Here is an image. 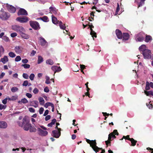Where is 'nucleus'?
Returning <instances> with one entry per match:
<instances>
[{
  "label": "nucleus",
  "mask_w": 153,
  "mask_h": 153,
  "mask_svg": "<svg viewBox=\"0 0 153 153\" xmlns=\"http://www.w3.org/2000/svg\"><path fill=\"white\" fill-rule=\"evenodd\" d=\"M90 29L91 30L90 34L93 37H94L96 38L97 37L96 33L91 28H90ZM93 39H94V38H93Z\"/></svg>",
  "instance_id": "obj_26"
},
{
  "label": "nucleus",
  "mask_w": 153,
  "mask_h": 153,
  "mask_svg": "<svg viewBox=\"0 0 153 153\" xmlns=\"http://www.w3.org/2000/svg\"><path fill=\"white\" fill-rule=\"evenodd\" d=\"M60 135V133L57 130H54L52 131V135L55 138H59Z\"/></svg>",
  "instance_id": "obj_12"
},
{
  "label": "nucleus",
  "mask_w": 153,
  "mask_h": 153,
  "mask_svg": "<svg viewBox=\"0 0 153 153\" xmlns=\"http://www.w3.org/2000/svg\"><path fill=\"white\" fill-rule=\"evenodd\" d=\"M22 62L25 64L28 62V60L26 59H23L22 60Z\"/></svg>",
  "instance_id": "obj_61"
},
{
  "label": "nucleus",
  "mask_w": 153,
  "mask_h": 153,
  "mask_svg": "<svg viewBox=\"0 0 153 153\" xmlns=\"http://www.w3.org/2000/svg\"><path fill=\"white\" fill-rule=\"evenodd\" d=\"M39 39L40 45L42 46H44L47 43L46 40L42 37H40L39 38Z\"/></svg>",
  "instance_id": "obj_14"
},
{
  "label": "nucleus",
  "mask_w": 153,
  "mask_h": 153,
  "mask_svg": "<svg viewBox=\"0 0 153 153\" xmlns=\"http://www.w3.org/2000/svg\"><path fill=\"white\" fill-rule=\"evenodd\" d=\"M123 139H125V140H131V138L129 137V135H127L126 136H123V137L120 139L121 140H122Z\"/></svg>",
  "instance_id": "obj_42"
},
{
  "label": "nucleus",
  "mask_w": 153,
  "mask_h": 153,
  "mask_svg": "<svg viewBox=\"0 0 153 153\" xmlns=\"http://www.w3.org/2000/svg\"><path fill=\"white\" fill-rule=\"evenodd\" d=\"M18 102L19 104H21V103H22L24 104H26L28 102V101L26 99L24 98L22 99L21 101H19Z\"/></svg>",
  "instance_id": "obj_28"
},
{
  "label": "nucleus",
  "mask_w": 153,
  "mask_h": 153,
  "mask_svg": "<svg viewBox=\"0 0 153 153\" xmlns=\"http://www.w3.org/2000/svg\"><path fill=\"white\" fill-rule=\"evenodd\" d=\"M23 77L25 79H28L29 76L28 74L26 73H24L22 75Z\"/></svg>",
  "instance_id": "obj_51"
},
{
  "label": "nucleus",
  "mask_w": 153,
  "mask_h": 153,
  "mask_svg": "<svg viewBox=\"0 0 153 153\" xmlns=\"http://www.w3.org/2000/svg\"><path fill=\"white\" fill-rule=\"evenodd\" d=\"M111 133H113V134L118 135L119 134V133L117 131V130H114Z\"/></svg>",
  "instance_id": "obj_54"
},
{
  "label": "nucleus",
  "mask_w": 153,
  "mask_h": 153,
  "mask_svg": "<svg viewBox=\"0 0 153 153\" xmlns=\"http://www.w3.org/2000/svg\"><path fill=\"white\" fill-rule=\"evenodd\" d=\"M7 126V123L4 121H0V128H5Z\"/></svg>",
  "instance_id": "obj_17"
},
{
  "label": "nucleus",
  "mask_w": 153,
  "mask_h": 153,
  "mask_svg": "<svg viewBox=\"0 0 153 153\" xmlns=\"http://www.w3.org/2000/svg\"><path fill=\"white\" fill-rule=\"evenodd\" d=\"M39 100L40 105H44L45 102L43 98L42 97H39Z\"/></svg>",
  "instance_id": "obj_35"
},
{
  "label": "nucleus",
  "mask_w": 153,
  "mask_h": 153,
  "mask_svg": "<svg viewBox=\"0 0 153 153\" xmlns=\"http://www.w3.org/2000/svg\"><path fill=\"white\" fill-rule=\"evenodd\" d=\"M50 9V11L52 12L54 14H56L57 13V10L56 9L55 7H49Z\"/></svg>",
  "instance_id": "obj_25"
},
{
  "label": "nucleus",
  "mask_w": 153,
  "mask_h": 153,
  "mask_svg": "<svg viewBox=\"0 0 153 153\" xmlns=\"http://www.w3.org/2000/svg\"><path fill=\"white\" fill-rule=\"evenodd\" d=\"M43 61V58L41 56H39L37 60L38 64H40L42 63Z\"/></svg>",
  "instance_id": "obj_36"
},
{
  "label": "nucleus",
  "mask_w": 153,
  "mask_h": 153,
  "mask_svg": "<svg viewBox=\"0 0 153 153\" xmlns=\"http://www.w3.org/2000/svg\"><path fill=\"white\" fill-rule=\"evenodd\" d=\"M144 34L143 33H140L138 34L136 37V40L137 42H142L144 40Z\"/></svg>",
  "instance_id": "obj_4"
},
{
  "label": "nucleus",
  "mask_w": 153,
  "mask_h": 153,
  "mask_svg": "<svg viewBox=\"0 0 153 153\" xmlns=\"http://www.w3.org/2000/svg\"><path fill=\"white\" fill-rule=\"evenodd\" d=\"M8 55L11 58H14L16 56L15 53L13 52H10L8 53Z\"/></svg>",
  "instance_id": "obj_43"
},
{
  "label": "nucleus",
  "mask_w": 153,
  "mask_h": 153,
  "mask_svg": "<svg viewBox=\"0 0 153 153\" xmlns=\"http://www.w3.org/2000/svg\"><path fill=\"white\" fill-rule=\"evenodd\" d=\"M86 141L88 143H89L90 144V146H91L92 148V147H93L94 146V141H95V142H96L95 140H90L87 139H86Z\"/></svg>",
  "instance_id": "obj_23"
},
{
  "label": "nucleus",
  "mask_w": 153,
  "mask_h": 153,
  "mask_svg": "<svg viewBox=\"0 0 153 153\" xmlns=\"http://www.w3.org/2000/svg\"><path fill=\"white\" fill-rule=\"evenodd\" d=\"M17 35V33H13L11 34V36L12 37H14Z\"/></svg>",
  "instance_id": "obj_57"
},
{
  "label": "nucleus",
  "mask_w": 153,
  "mask_h": 153,
  "mask_svg": "<svg viewBox=\"0 0 153 153\" xmlns=\"http://www.w3.org/2000/svg\"><path fill=\"white\" fill-rule=\"evenodd\" d=\"M18 16H27L28 13L27 11L23 8H21L17 13Z\"/></svg>",
  "instance_id": "obj_8"
},
{
  "label": "nucleus",
  "mask_w": 153,
  "mask_h": 153,
  "mask_svg": "<svg viewBox=\"0 0 153 153\" xmlns=\"http://www.w3.org/2000/svg\"><path fill=\"white\" fill-rule=\"evenodd\" d=\"M53 104L50 102H47L44 105V107L46 108H47L49 106H51L53 105Z\"/></svg>",
  "instance_id": "obj_40"
},
{
  "label": "nucleus",
  "mask_w": 153,
  "mask_h": 153,
  "mask_svg": "<svg viewBox=\"0 0 153 153\" xmlns=\"http://www.w3.org/2000/svg\"><path fill=\"white\" fill-rule=\"evenodd\" d=\"M49 111L48 110H46L43 116H46L48 114Z\"/></svg>",
  "instance_id": "obj_64"
},
{
  "label": "nucleus",
  "mask_w": 153,
  "mask_h": 153,
  "mask_svg": "<svg viewBox=\"0 0 153 153\" xmlns=\"http://www.w3.org/2000/svg\"><path fill=\"white\" fill-rule=\"evenodd\" d=\"M149 86V82L147 81L146 82V86L145 87V89L147 91L150 89Z\"/></svg>",
  "instance_id": "obj_39"
},
{
  "label": "nucleus",
  "mask_w": 153,
  "mask_h": 153,
  "mask_svg": "<svg viewBox=\"0 0 153 153\" xmlns=\"http://www.w3.org/2000/svg\"><path fill=\"white\" fill-rule=\"evenodd\" d=\"M9 61L8 58L7 56H4L3 58L1 59V61L4 64H5Z\"/></svg>",
  "instance_id": "obj_21"
},
{
  "label": "nucleus",
  "mask_w": 153,
  "mask_h": 153,
  "mask_svg": "<svg viewBox=\"0 0 153 153\" xmlns=\"http://www.w3.org/2000/svg\"><path fill=\"white\" fill-rule=\"evenodd\" d=\"M120 5L118 3H117V6L116 8V14H118V12L120 10Z\"/></svg>",
  "instance_id": "obj_46"
},
{
  "label": "nucleus",
  "mask_w": 153,
  "mask_h": 153,
  "mask_svg": "<svg viewBox=\"0 0 153 153\" xmlns=\"http://www.w3.org/2000/svg\"><path fill=\"white\" fill-rule=\"evenodd\" d=\"M51 116L50 115H47L45 117V120L47 121L51 119Z\"/></svg>",
  "instance_id": "obj_55"
},
{
  "label": "nucleus",
  "mask_w": 153,
  "mask_h": 153,
  "mask_svg": "<svg viewBox=\"0 0 153 153\" xmlns=\"http://www.w3.org/2000/svg\"><path fill=\"white\" fill-rule=\"evenodd\" d=\"M30 24L31 27L35 30H37L40 28L39 23L37 22L30 21Z\"/></svg>",
  "instance_id": "obj_3"
},
{
  "label": "nucleus",
  "mask_w": 153,
  "mask_h": 153,
  "mask_svg": "<svg viewBox=\"0 0 153 153\" xmlns=\"http://www.w3.org/2000/svg\"><path fill=\"white\" fill-rule=\"evenodd\" d=\"M25 31H22L19 34L24 39H27L29 38V36L27 34H25L24 33Z\"/></svg>",
  "instance_id": "obj_19"
},
{
  "label": "nucleus",
  "mask_w": 153,
  "mask_h": 153,
  "mask_svg": "<svg viewBox=\"0 0 153 153\" xmlns=\"http://www.w3.org/2000/svg\"><path fill=\"white\" fill-rule=\"evenodd\" d=\"M94 146L93 147H92V149L94 150L97 153V152H98L99 150H102V148H100L98 147L97 146V143L95 141H94Z\"/></svg>",
  "instance_id": "obj_15"
},
{
  "label": "nucleus",
  "mask_w": 153,
  "mask_h": 153,
  "mask_svg": "<svg viewBox=\"0 0 153 153\" xmlns=\"http://www.w3.org/2000/svg\"><path fill=\"white\" fill-rule=\"evenodd\" d=\"M115 33L118 39H122L123 38V34L121 30L117 29L115 30Z\"/></svg>",
  "instance_id": "obj_13"
},
{
  "label": "nucleus",
  "mask_w": 153,
  "mask_h": 153,
  "mask_svg": "<svg viewBox=\"0 0 153 153\" xmlns=\"http://www.w3.org/2000/svg\"><path fill=\"white\" fill-rule=\"evenodd\" d=\"M36 53V51H35L34 50H33L31 53L30 56H34L35 54Z\"/></svg>",
  "instance_id": "obj_60"
},
{
  "label": "nucleus",
  "mask_w": 153,
  "mask_h": 153,
  "mask_svg": "<svg viewBox=\"0 0 153 153\" xmlns=\"http://www.w3.org/2000/svg\"><path fill=\"white\" fill-rule=\"evenodd\" d=\"M34 76V74H31L29 76V78L32 81L33 80Z\"/></svg>",
  "instance_id": "obj_50"
},
{
  "label": "nucleus",
  "mask_w": 153,
  "mask_h": 153,
  "mask_svg": "<svg viewBox=\"0 0 153 153\" xmlns=\"http://www.w3.org/2000/svg\"><path fill=\"white\" fill-rule=\"evenodd\" d=\"M2 39L3 40L7 42H8L9 40L8 37L6 36H4L2 37Z\"/></svg>",
  "instance_id": "obj_47"
},
{
  "label": "nucleus",
  "mask_w": 153,
  "mask_h": 153,
  "mask_svg": "<svg viewBox=\"0 0 153 153\" xmlns=\"http://www.w3.org/2000/svg\"><path fill=\"white\" fill-rule=\"evenodd\" d=\"M22 66L25 69L29 68L30 67V65L29 64H22Z\"/></svg>",
  "instance_id": "obj_45"
},
{
  "label": "nucleus",
  "mask_w": 153,
  "mask_h": 153,
  "mask_svg": "<svg viewBox=\"0 0 153 153\" xmlns=\"http://www.w3.org/2000/svg\"><path fill=\"white\" fill-rule=\"evenodd\" d=\"M52 22L55 25H56L58 24H59V23L60 22L53 15L52 16Z\"/></svg>",
  "instance_id": "obj_22"
},
{
  "label": "nucleus",
  "mask_w": 153,
  "mask_h": 153,
  "mask_svg": "<svg viewBox=\"0 0 153 153\" xmlns=\"http://www.w3.org/2000/svg\"><path fill=\"white\" fill-rule=\"evenodd\" d=\"M56 121V120L55 119H53L52 120L51 122L48 124L47 126L48 127H52L53 125L55 123Z\"/></svg>",
  "instance_id": "obj_29"
},
{
  "label": "nucleus",
  "mask_w": 153,
  "mask_h": 153,
  "mask_svg": "<svg viewBox=\"0 0 153 153\" xmlns=\"http://www.w3.org/2000/svg\"><path fill=\"white\" fill-rule=\"evenodd\" d=\"M46 63L48 64L52 65L53 64V62L51 59H49L46 60Z\"/></svg>",
  "instance_id": "obj_38"
},
{
  "label": "nucleus",
  "mask_w": 153,
  "mask_h": 153,
  "mask_svg": "<svg viewBox=\"0 0 153 153\" xmlns=\"http://www.w3.org/2000/svg\"><path fill=\"white\" fill-rule=\"evenodd\" d=\"M21 59V57L19 56H17L15 58V61L16 62H18L20 61Z\"/></svg>",
  "instance_id": "obj_48"
},
{
  "label": "nucleus",
  "mask_w": 153,
  "mask_h": 153,
  "mask_svg": "<svg viewBox=\"0 0 153 153\" xmlns=\"http://www.w3.org/2000/svg\"><path fill=\"white\" fill-rule=\"evenodd\" d=\"M6 108V106L2 104L0 105V109L2 110V109H5Z\"/></svg>",
  "instance_id": "obj_56"
},
{
  "label": "nucleus",
  "mask_w": 153,
  "mask_h": 153,
  "mask_svg": "<svg viewBox=\"0 0 153 153\" xmlns=\"http://www.w3.org/2000/svg\"><path fill=\"white\" fill-rule=\"evenodd\" d=\"M39 91L38 89L36 88H35L33 90V93L35 94H36L38 93Z\"/></svg>",
  "instance_id": "obj_49"
},
{
  "label": "nucleus",
  "mask_w": 153,
  "mask_h": 153,
  "mask_svg": "<svg viewBox=\"0 0 153 153\" xmlns=\"http://www.w3.org/2000/svg\"><path fill=\"white\" fill-rule=\"evenodd\" d=\"M29 111L31 112H35V109L33 108H29Z\"/></svg>",
  "instance_id": "obj_62"
},
{
  "label": "nucleus",
  "mask_w": 153,
  "mask_h": 153,
  "mask_svg": "<svg viewBox=\"0 0 153 153\" xmlns=\"http://www.w3.org/2000/svg\"><path fill=\"white\" fill-rule=\"evenodd\" d=\"M12 28L14 30L19 33L20 34L22 31H25L24 28L21 26L14 25L12 26Z\"/></svg>",
  "instance_id": "obj_2"
},
{
  "label": "nucleus",
  "mask_w": 153,
  "mask_h": 153,
  "mask_svg": "<svg viewBox=\"0 0 153 153\" xmlns=\"http://www.w3.org/2000/svg\"><path fill=\"white\" fill-rule=\"evenodd\" d=\"M52 70L54 72V75L56 72H58L61 71L62 69L60 67H58L56 66H53L51 67Z\"/></svg>",
  "instance_id": "obj_11"
},
{
  "label": "nucleus",
  "mask_w": 153,
  "mask_h": 153,
  "mask_svg": "<svg viewBox=\"0 0 153 153\" xmlns=\"http://www.w3.org/2000/svg\"><path fill=\"white\" fill-rule=\"evenodd\" d=\"M38 134L40 136H45L48 135V132L46 131H44L40 128H38Z\"/></svg>",
  "instance_id": "obj_9"
},
{
  "label": "nucleus",
  "mask_w": 153,
  "mask_h": 153,
  "mask_svg": "<svg viewBox=\"0 0 153 153\" xmlns=\"http://www.w3.org/2000/svg\"><path fill=\"white\" fill-rule=\"evenodd\" d=\"M59 26L60 28L63 30H65L66 28L65 25V24L63 25L62 22L61 21H60L59 23Z\"/></svg>",
  "instance_id": "obj_30"
},
{
  "label": "nucleus",
  "mask_w": 153,
  "mask_h": 153,
  "mask_svg": "<svg viewBox=\"0 0 153 153\" xmlns=\"http://www.w3.org/2000/svg\"><path fill=\"white\" fill-rule=\"evenodd\" d=\"M16 20L21 23H26L29 21V18L26 16L19 17L16 19Z\"/></svg>",
  "instance_id": "obj_5"
},
{
  "label": "nucleus",
  "mask_w": 153,
  "mask_h": 153,
  "mask_svg": "<svg viewBox=\"0 0 153 153\" xmlns=\"http://www.w3.org/2000/svg\"><path fill=\"white\" fill-rule=\"evenodd\" d=\"M105 143L106 144V145L107 146H108V144H110L109 145L110 146L111 144V141L109 140L105 141Z\"/></svg>",
  "instance_id": "obj_63"
},
{
  "label": "nucleus",
  "mask_w": 153,
  "mask_h": 153,
  "mask_svg": "<svg viewBox=\"0 0 153 153\" xmlns=\"http://www.w3.org/2000/svg\"><path fill=\"white\" fill-rule=\"evenodd\" d=\"M44 91L46 93H48L49 92V90L48 87H46L44 89Z\"/></svg>",
  "instance_id": "obj_58"
},
{
  "label": "nucleus",
  "mask_w": 153,
  "mask_h": 153,
  "mask_svg": "<svg viewBox=\"0 0 153 153\" xmlns=\"http://www.w3.org/2000/svg\"><path fill=\"white\" fill-rule=\"evenodd\" d=\"M26 95L29 98H31L32 97V94L29 93H26Z\"/></svg>",
  "instance_id": "obj_59"
},
{
  "label": "nucleus",
  "mask_w": 153,
  "mask_h": 153,
  "mask_svg": "<svg viewBox=\"0 0 153 153\" xmlns=\"http://www.w3.org/2000/svg\"><path fill=\"white\" fill-rule=\"evenodd\" d=\"M4 50L3 46L2 45L0 46V57L2 56L1 53H4Z\"/></svg>",
  "instance_id": "obj_37"
},
{
  "label": "nucleus",
  "mask_w": 153,
  "mask_h": 153,
  "mask_svg": "<svg viewBox=\"0 0 153 153\" xmlns=\"http://www.w3.org/2000/svg\"><path fill=\"white\" fill-rule=\"evenodd\" d=\"M28 84V82L27 80H25L24 81L23 83L22 84V85L23 86H26Z\"/></svg>",
  "instance_id": "obj_52"
},
{
  "label": "nucleus",
  "mask_w": 153,
  "mask_h": 153,
  "mask_svg": "<svg viewBox=\"0 0 153 153\" xmlns=\"http://www.w3.org/2000/svg\"><path fill=\"white\" fill-rule=\"evenodd\" d=\"M145 0H141L140 2L138 4V8H139V7L142 6L143 4H144V1Z\"/></svg>",
  "instance_id": "obj_44"
},
{
  "label": "nucleus",
  "mask_w": 153,
  "mask_h": 153,
  "mask_svg": "<svg viewBox=\"0 0 153 153\" xmlns=\"http://www.w3.org/2000/svg\"><path fill=\"white\" fill-rule=\"evenodd\" d=\"M10 15L9 13L5 12H3L0 14V18L2 20H6L9 17Z\"/></svg>",
  "instance_id": "obj_6"
},
{
  "label": "nucleus",
  "mask_w": 153,
  "mask_h": 153,
  "mask_svg": "<svg viewBox=\"0 0 153 153\" xmlns=\"http://www.w3.org/2000/svg\"><path fill=\"white\" fill-rule=\"evenodd\" d=\"M146 46L145 45H142L141 46L139 47V51L140 52L142 51L143 52L144 51L146 50Z\"/></svg>",
  "instance_id": "obj_27"
},
{
  "label": "nucleus",
  "mask_w": 153,
  "mask_h": 153,
  "mask_svg": "<svg viewBox=\"0 0 153 153\" xmlns=\"http://www.w3.org/2000/svg\"><path fill=\"white\" fill-rule=\"evenodd\" d=\"M44 111V108L42 107L40 108L39 110V113L40 114H42L43 113V112Z\"/></svg>",
  "instance_id": "obj_53"
},
{
  "label": "nucleus",
  "mask_w": 153,
  "mask_h": 153,
  "mask_svg": "<svg viewBox=\"0 0 153 153\" xmlns=\"http://www.w3.org/2000/svg\"><path fill=\"white\" fill-rule=\"evenodd\" d=\"M31 106L35 108H37L38 106L39 102L37 101L33 100L30 102Z\"/></svg>",
  "instance_id": "obj_18"
},
{
  "label": "nucleus",
  "mask_w": 153,
  "mask_h": 153,
  "mask_svg": "<svg viewBox=\"0 0 153 153\" xmlns=\"http://www.w3.org/2000/svg\"><path fill=\"white\" fill-rule=\"evenodd\" d=\"M29 130L30 132H35L36 131V129L34 127L32 126V125H31V127H30Z\"/></svg>",
  "instance_id": "obj_32"
},
{
  "label": "nucleus",
  "mask_w": 153,
  "mask_h": 153,
  "mask_svg": "<svg viewBox=\"0 0 153 153\" xmlns=\"http://www.w3.org/2000/svg\"><path fill=\"white\" fill-rule=\"evenodd\" d=\"M14 50H15V52L16 53H20L22 51V50L20 48V47L19 46H17L15 48Z\"/></svg>",
  "instance_id": "obj_33"
},
{
  "label": "nucleus",
  "mask_w": 153,
  "mask_h": 153,
  "mask_svg": "<svg viewBox=\"0 0 153 153\" xmlns=\"http://www.w3.org/2000/svg\"><path fill=\"white\" fill-rule=\"evenodd\" d=\"M39 19L43 21V22H47L48 21V17L46 16H44L43 17H40Z\"/></svg>",
  "instance_id": "obj_34"
},
{
  "label": "nucleus",
  "mask_w": 153,
  "mask_h": 153,
  "mask_svg": "<svg viewBox=\"0 0 153 153\" xmlns=\"http://www.w3.org/2000/svg\"><path fill=\"white\" fill-rule=\"evenodd\" d=\"M129 35L128 33H124L123 35V40H126L128 39L129 38Z\"/></svg>",
  "instance_id": "obj_20"
},
{
  "label": "nucleus",
  "mask_w": 153,
  "mask_h": 153,
  "mask_svg": "<svg viewBox=\"0 0 153 153\" xmlns=\"http://www.w3.org/2000/svg\"><path fill=\"white\" fill-rule=\"evenodd\" d=\"M7 7L8 11L11 13H14L16 10V8L11 5L7 4Z\"/></svg>",
  "instance_id": "obj_10"
},
{
  "label": "nucleus",
  "mask_w": 153,
  "mask_h": 153,
  "mask_svg": "<svg viewBox=\"0 0 153 153\" xmlns=\"http://www.w3.org/2000/svg\"><path fill=\"white\" fill-rule=\"evenodd\" d=\"M144 93L145 94L148 96H153V91H147L146 90L144 91Z\"/></svg>",
  "instance_id": "obj_24"
},
{
  "label": "nucleus",
  "mask_w": 153,
  "mask_h": 153,
  "mask_svg": "<svg viewBox=\"0 0 153 153\" xmlns=\"http://www.w3.org/2000/svg\"><path fill=\"white\" fill-rule=\"evenodd\" d=\"M131 143V146H134L137 142V141L134 140L133 138H131L130 140Z\"/></svg>",
  "instance_id": "obj_31"
},
{
  "label": "nucleus",
  "mask_w": 153,
  "mask_h": 153,
  "mask_svg": "<svg viewBox=\"0 0 153 153\" xmlns=\"http://www.w3.org/2000/svg\"><path fill=\"white\" fill-rule=\"evenodd\" d=\"M18 90V88L16 87H13L11 88V91L13 93L17 91Z\"/></svg>",
  "instance_id": "obj_41"
},
{
  "label": "nucleus",
  "mask_w": 153,
  "mask_h": 153,
  "mask_svg": "<svg viewBox=\"0 0 153 153\" xmlns=\"http://www.w3.org/2000/svg\"><path fill=\"white\" fill-rule=\"evenodd\" d=\"M17 123L18 126L23 128L24 130L28 131L30 127H31V124L30 123V120L26 116L23 119L22 122L17 121Z\"/></svg>",
  "instance_id": "obj_1"
},
{
  "label": "nucleus",
  "mask_w": 153,
  "mask_h": 153,
  "mask_svg": "<svg viewBox=\"0 0 153 153\" xmlns=\"http://www.w3.org/2000/svg\"><path fill=\"white\" fill-rule=\"evenodd\" d=\"M142 54L145 59H149V56L151 54V51L150 50L147 49L144 51L142 53Z\"/></svg>",
  "instance_id": "obj_7"
},
{
  "label": "nucleus",
  "mask_w": 153,
  "mask_h": 153,
  "mask_svg": "<svg viewBox=\"0 0 153 153\" xmlns=\"http://www.w3.org/2000/svg\"><path fill=\"white\" fill-rule=\"evenodd\" d=\"M152 40V37L150 35L146 34L144 41L146 42H150Z\"/></svg>",
  "instance_id": "obj_16"
}]
</instances>
